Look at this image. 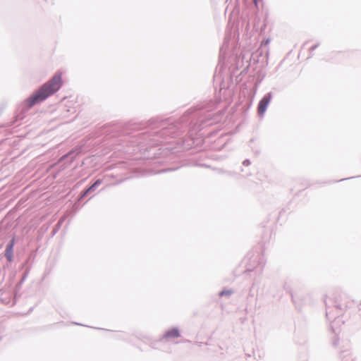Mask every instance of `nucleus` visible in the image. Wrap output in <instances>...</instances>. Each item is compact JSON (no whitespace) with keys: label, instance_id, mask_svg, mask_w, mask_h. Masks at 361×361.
Returning <instances> with one entry per match:
<instances>
[{"label":"nucleus","instance_id":"1","mask_svg":"<svg viewBox=\"0 0 361 361\" xmlns=\"http://www.w3.org/2000/svg\"><path fill=\"white\" fill-rule=\"evenodd\" d=\"M62 84V74L60 72H57L49 80L43 84L25 100L27 106L30 108L36 104L44 101L49 97L59 91Z\"/></svg>","mask_w":361,"mask_h":361},{"label":"nucleus","instance_id":"2","mask_svg":"<svg viewBox=\"0 0 361 361\" xmlns=\"http://www.w3.org/2000/svg\"><path fill=\"white\" fill-rule=\"evenodd\" d=\"M271 94L269 93L264 96V97L260 100L258 105V114L260 115H263L267 110V108L271 101Z\"/></svg>","mask_w":361,"mask_h":361},{"label":"nucleus","instance_id":"3","mask_svg":"<svg viewBox=\"0 0 361 361\" xmlns=\"http://www.w3.org/2000/svg\"><path fill=\"white\" fill-rule=\"evenodd\" d=\"M180 336L179 331L177 329H172L169 330L166 334H164V338L166 339L169 338H175Z\"/></svg>","mask_w":361,"mask_h":361},{"label":"nucleus","instance_id":"4","mask_svg":"<svg viewBox=\"0 0 361 361\" xmlns=\"http://www.w3.org/2000/svg\"><path fill=\"white\" fill-rule=\"evenodd\" d=\"M13 244H14V242H13V240L10 243L9 245H7L6 247V253H5V255L6 257V258L8 259V260L9 262H11L12 260V258H13Z\"/></svg>","mask_w":361,"mask_h":361},{"label":"nucleus","instance_id":"5","mask_svg":"<svg viewBox=\"0 0 361 361\" xmlns=\"http://www.w3.org/2000/svg\"><path fill=\"white\" fill-rule=\"evenodd\" d=\"M102 183V180H97L94 182V183H93L90 187H89L87 188V190L90 192L92 190H93L97 185H100Z\"/></svg>","mask_w":361,"mask_h":361},{"label":"nucleus","instance_id":"6","mask_svg":"<svg viewBox=\"0 0 361 361\" xmlns=\"http://www.w3.org/2000/svg\"><path fill=\"white\" fill-rule=\"evenodd\" d=\"M90 192V191L87 190V188L83 191V192L81 194V196H80V198H83L85 196H86L88 193Z\"/></svg>","mask_w":361,"mask_h":361},{"label":"nucleus","instance_id":"7","mask_svg":"<svg viewBox=\"0 0 361 361\" xmlns=\"http://www.w3.org/2000/svg\"><path fill=\"white\" fill-rule=\"evenodd\" d=\"M317 47V44H314V45H312L310 47H309L307 49L310 50V51H313L314 49H316Z\"/></svg>","mask_w":361,"mask_h":361},{"label":"nucleus","instance_id":"8","mask_svg":"<svg viewBox=\"0 0 361 361\" xmlns=\"http://www.w3.org/2000/svg\"><path fill=\"white\" fill-rule=\"evenodd\" d=\"M257 1H258V0H253V1H254V3L255 4V5H257Z\"/></svg>","mask_w":361,"mask_h":361},{"label":"nucleus","instance_id":"9","mask_svg":"<svg viewBox=\"0 0 361 361\" xmlns=\"http://www.w3.org/2000/svg\"><path fill=\"white\" fill-rule=\"evenodd\" d=\"M306 45H307V44L303 45V48H304V49H306Z\"/></svg>","mask_w":361,"mask_h":361}]
</instances>
